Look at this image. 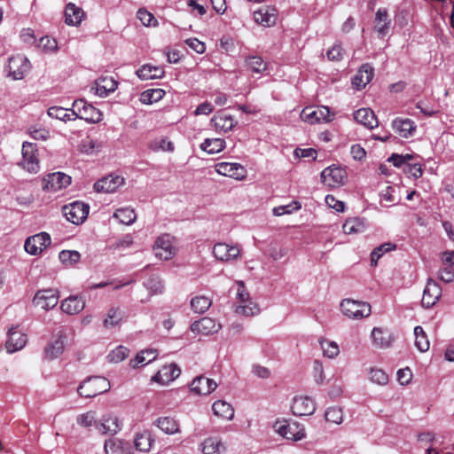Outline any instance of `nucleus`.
Instances as JSON below:
<instances>
[{
  "instance_id": "obj_1",
  "label": "nucleus",
  "mask_w": 454,
  "mask_h": 454,
  "mask_svg": "<svg viewBox=\"0 0 454 454\" xmlns=\"http://www.w3.org/2000/svg\"><path fill=\"white\" fill-rule=\"evenodd\" d=\"M110 387V382L105 377H90L79 386L78 393L82 397L92 398L108 391Z\"/></svg>"
},
{
  "instance_id": "obj_2",
  "label": "nucleus",
  "mask_w": 454,
  "mask_h": 454,
  "mask_svg": "<svg viewBox=\"0 0 454 454\" xmlns=\"http://www.w3.org/2000/svg\"><path fill=\"white\" fill-rule=\"evenodd\" d=\"M340 306L342 314L346 317L353 320H360L368 317L372 312L371 305L368 302L352 299L342 300Z\"/></svg>"
},
{
  "instance_id": "obj_3",
  "label": "nucleus",
  "mask_w": 454,
  "mask_h": 454,
  "mask_svg": "<svg viewBox=\"0 0 454 454\" xmlns=\"http://www.w3.org/2000/svg\"><path fill=\"white\" fill-rule=\"evenodd\" d=\"M75 114V120L82 119L89 123H98L103 119V114L91 104L83 99H77L73 102Z\"/></svg>"
},
{
  "instance_id": "obj_4",
  "label": "nucleus",
  "mask_w": 454,
  "mask_h": 454,
  "mask_svg": "<svg viewBox=\"0 0 454 454\" xmlns=\"http://www.w3.org/2000/svg\"><path fill=\"white\" fill-rule=\"evenodd\" d=\"M90 207L82 201H74L63 207L67 220L74 224L82 223L88 216Z\"/></svg>"
},
{
  "instance_id": "obj_5",
  "label": "nucleus",
  "mask_w": 454,
  "mask_h": 454,
  "mask_svg": "<svg viewBox=\"0 0 454 454\" xmlns=\"http://www.w3.org/2000/svg\"><path fill=\"white\" fill-rule=\"evenodd\" d=\"M333 114L327 106L305 107L301 113V119L309 124L321 121L329 122L333 120Z\"/></svg>"
},
{
  "instance_id": "obj_6",
  "label": "nucleus",
  "mask_w": 454,
  "mask_h": 454,
  "mask_svg": "<svg viewBox=\"0 0 454 454\" xmlns=\"http://www.w3.org/2000/svg\"><path fill=\"white\" fill-rule=\"evenodd\" d=\"M175 239L169 234L160 236L153 247L155 255L162 260L171 259L176 253Z\"/></svg>"
},
{
  "instance_id": "obj_7",
  "label": "nucleus",
  "mask_w": 454,
  "mask_h": 454,
  "mask_svg": "<svg viewBox=\"0 0 454 454\" xmlns=\"http://www.w3.org/2000/svg\"><path fill=\"white\" fill-rule=\"evenodd\" d=\"M346 179V170L340 167L330 166L321 172L323 184L330 188H337L343 185Z\"/></svg>"
},
{
  "instance_id": "obj_8",
  "label": "nucleus",
  "mask_w": 454,
  "mask_h": 454,
  "mask_svg": "<svg viewBox=\"0 0 454 454\" xmlns=\"http://www.w3.org/2000/svg\"><path fill=\"white\" fill-rule=\"evenodd\" d=\"M9 76L13 80H21L30 71L31 64L27 57L16 55L9 59Z\"/></svg>"
},
{
  "instance_id": "obj_9",
  "label": "nucleus",
  "mask_w": 454,
  "mask_h": 454,
  "mask_svg": "<svg viewBox=\"0 0 454 454\" xmlns=\"http://www.w3.org/2000/svg\"><path fill=\"white\" fill-rule=\"evenodd\" d=\"M51 243V236L47 232H40L28 237L24 244L27 253L32 255L41 254Z\"/></svg>"
},
{
  "instance_id": "obj_10",
  "label": "nucleus",
  "mask_w": 454,
  "mask_h": 454,
  "mask_svg": "<svg viewBox=\"0 0 454 454\" xmlns=\"http://www.w3.org/2000/svg\"><path fill=\"white\" fill-rule=\"evenodd\" d=\"M36 145L30 142H24L22 145V160L20 166L30 173L39 170V160L36 154Z\"/></svg>"
},
{
  "instance_id": "obj_11",
  "label": "nucleus",
  "mask_w": 454,
  "mask_h": 454,
  "mask_svg": "<svg viewBox=\"0 0 454 454\" xmlns=\"http://www.w3.org/2000/svg\"><path fill=\"white\" fill-rule=\"evenodd\" d=\"M59 293L57 289L39 290L35 294L33 303L44 310L53 309L59 302Z\"/></svg>"
},
{
  "instance_id": "obj_12",
  "label": "nucleus",
  "mask_w": 454,
  "mask_h": 454,
  "mask_svg": "<svg viewBox=\"0 0 454 454\" xmlns=\"http://www.w3.org/2000/svg\"><path fill=\"white\" fill-rule=\"evenodd\" d=\"M213 254L216 260L228 262L239 258L240 248L238 245L218 242L213 247Z\"/></svg>"
},
{
  "instance_id": "obj_13",
  "label": "nucleus",
  "mask_w": 454,
  "mask_h": 454,
  "mask_svg": "<svg viewBox=\"0 0 454 454\" xmlns=\"http://www.w3.org/2000/svg\"><path fill=\"white\" fill-rule=\"evenodd\" d=\"M71 177L62 172L48 174L43 180V189L46 192H57L68 186Z\"/></svg>"
},
{
  "instance_id": "obj_14",
  "label": "nucleus",
  "mask_w": 454,
  "mask_h": 454,
  "mask_svg": "<svg viewBox=\"0 0 454 454\" xmlns=\"http://www.w3.org/2000/svg\"><path fill=\"white\" fill-rule=\"evenodd\" d=\"M122 422L114 413L104 415L97 425V430L103 434L114 435L121 430Z\"/></svg>"
},
{
  "instance_id": "obj_15",
  "label": "nucleus",
  "mask_w": 454,
  "mask_h": 454,
  "mask_svg": "<svg viewBox=\"0 0 454 454\" xmlns=\"http://www.w3.org/2000/svg\"><path fill=\"white\" fill-rule=\"evenodd\" d=\"M278 15V10L274 6L264 5L254 12V20L257 24L270 27L276 24Z\"/></svg>"
},
{
  "instance_id": "obj_16",
  "label": "nucleus",
  "mask_w": 454,
  "mask_h": 454,
  "mask_svg": "<svg viewBox=\"0 0 454 454\" xmlns=\"http://www.w3.org/2000/svg\"><path fill=\"white\" fill-rule=\"evenodd\" d=\"M215 171L225 176H230L237 180H244L247 176L246 168L236 162H220L215 165Z\"/></svg>"
},
{
  "instance_id": "obj_17",
  "label": "nucleus",
  "mask_w": 454,
  "mask_h": 454,
  "mask_svg": "<svg viewBox=\"0 0 454 454\" xmlns=\"http://www.w3.org/2000/svg\"><path fill=\"white\" fill-rule=\"evenodd\" d=\"M442 295V288L437 282L429 278L423 292L422 306L429 309L433 307Z\"/></svg>"
},
{
  "instance_id": "obj_18",
  "label": "nucleus",
  "mask_w": 454,
  "mask_h": 454,
  "mask_svg": "<svg viewBox=\"0 0 454 454\" xmlns=\"http://www.w3.org/2000/svg\"><path fill=\"white\" fill-rule=\"evenodd\" d=\"M291 409L295 416H309L314 413L316 405L308 396H296L294 398Z\"/></svg>"
},
{
  "instance_id": "obj_19",
  "label": "nucleus",
  "mask_w": 454,
  "mask_h": 454,
  "mask_svg": "<svg viewBox=\"0 0 454 454\" xmlns=\"http://www.w3.org/2000/svg\"><path fill=\"white\" fill-rule=\"evenodd\" d=\"M124 184V178L120 176L109 175L94 184L97 192L111 193Z\"/></svg>"
},
{
  "instance_id": "obj_20",
  "label": "nucleus",
  "mask_w": 454,
  "mask_h": 454,
  "mask_svg": "<svg viewBox=\"0 0 454 454\" xmlns=\"http://www.w3.org/2000/svg\"><path fill=\"white\" fill-rule=\"evenodd\" d=\"M220 328L221 325L210 317H202L201 319L195 321L191 325V331L192 333L201 335L213 334L217 333Z\"/></svg>"
},
{
  "instance_id": "obj_21",
  "label": "nucleus",
  "mask_w": 454,
  "mask_h": 454,
  "mask_svg": "<svg viewBox=\"0 0 454 454\" xmlns=\"http://www.w3.org/2000/svg\"><path fill=\"white\" fill-rule=\"evenodd\" d=\"M27 340V335L16 327H12L8 332V340L5 348L8 353H13L24 348Z\"/></svg>"
},
{
  "instance_id": "obj_22",
  "label": "nucleus",
  "mask_w": 454,
  "mask_h": 454,
  "mask_svg": "<svg viewBox=\"0 0 454 454\" xmlns=\"http://www.w3.org/2000/svg\"><path fill=\"white\" fill-rule=\"evenodd\" d=\"M391 127L395 132H396L401 137L403 138L412 137L417 128L415 122L412 120L399 117L393 120Z\"/></svg>"
},
{
  "instance_id": "obj_23",
  "label": "nucleus",
  "mask_w": 454,
  "mask_h": 454,
  "mask_svg": "<svg viewBox=\"0 0 454 454\" xmlns=\"http://www.w3.org/2000/svg\"><path fill=\"white\" fill-rule=\"evenodd\" d=\"M180 369L175 364H170L162 366L160 370L153 377V380L161 385H168L180 375Z\"/></svg>"
},
{
  "instance_id": "obj_24",
  "label": "nucleus",
  "mask_w": 454,
  "mask_h": 454,
  "mask_svg": "<svg viewBox=\"0 0 454 454\" xmlns=\"http://www.w3.org/2000/svg\"><path fill=\"white\" fill-rule=\"evenodd\" d=\"M374 70L369 64H364L352 79V85L356 90L364 89L372 79Z\"/></svg>"
},
{
  "instance_id": "obj_25",
  "label": "nucleus",
  "mask_w": 454,
  "mask_h": 454,
  "mask_svg": "<svg viewBox=\"0 0 454 454\" xmlns=\"http://www.w3.org/2000/svg\"><path fill=\"white\" fill-rule=\"evenodd\" d=\"M85 307V300L80 295H72L61 301L60 309L67 315H75Z\"/></svg>"
},
{
  "instance_id": "obj_26",
  "label": "nucleus",
  "mask_w": 454,
  "mask_h": 454,
  "mask_svg": "<svg viewBox=\"0 0 454 454\" xmlns=\"http://www.w3.org/2000/svg\"><path fill=\"white\" fill-rule=\"evenodd\" d=\"M217 387L215 381L204 376L196 377L191 383V391L197 395H208Z\"/></svg>"
},
{
  "instance_id": "obj_27",
  "label": "nucleus",
  "mask_w": 454,
  "mask_h": 454,
  "mask_svg": "<svg viewBox=\"0 0 454 454\" xmlns=\"http://www.w3.org/2000/svg\"><path fill=\"white\" fill-rule=\"evenodd\" d=\"M125 318V312L120 307H111L106 311L103 319V326L106 329L119 327Z\"/></svg>"
},
{
  "instance_id": "obj_28",
  "label": "nucleus",
  "mask_w": 454,
  "mask_h": 454,
  "mask_svg": "<svg viewBox=\"0 0 454 454\" xmlns=\"http://www.w3.org/2000/svg\"><path fill=\"white\" fill-rule=\"evenodd\" d=\"M106 454H131L132 448L129 442L118 438H111L105 442Z\"/></svg>"
},
{
  "instance_id": "obj_29",
  "label": "nucleus",
  "mask_w": 454,
  "mask_h": 454,
  "mask_svg": "<svg viewBox=\"0 0 454 454\" xmlns=\"http://www.w3.org/2000/svg\"><path fill=\"white\" fill-rule=\"evenodd\" d=\"M371 335L373 345L380 348L390 347L394 340L391 332L386 328L381 327H374Z\"/></svg>"
},
{
  "instance_id": "obj_30",
  "label": "nucleus",
  "mask_w": 454,
  "mask_h": 454,
  "mask_svg": "<svg viewBox=\"0 0 454 454\" xmlns=\"http://www.w3.org/2000/svg\"><path fill=\"white\" fill-rule=\"evenodd\" d=\"M210 122L219 132H227L237 124V121L231 115L222 112L216 113L212 117Z\"/></svg>"
},
{
  "instance_id": "obj_31",
  "label": "nucleus",
  "mask_w": 454,
  "mask_h": 454,
  "mask_svg": "<svg viewBox=\"0 0 454 454\" xmlns=\"http://www.w3.org/2000/svg\"><path fill=\"white\" fill-rule=\"evenodd\" d=\"M66 339L67 336L60 333L55 340L49 343L44 348L45 358L51 360L59 356L64 351Z\"/></svg>"
},
{
  "instance_id": "obj_32",
  "label": "nucleus",
  "mask_w": 454,
  "mask_h": 454,
  "mask_svg": "<svg viewBox=\"0 0 454 454\" xmlns=\"http://www.w3.org/2000/svg\"><path fill=\"white\" fill-rule=\"evenodd\" d=\"M117 84L113 77L98 78L95 82V93L101 98L107 97L117 89Z\"/></svg>"
},
{
  "instance_id": "obj_33",
  "label": "nucleus",
  "mask_w": 454,
  "mask_h": 454,
  "mask_svg": "<svg viewBox=\"0 0 454 454\" xmlns=\"http://www.w3.org/2000/svg\"><path fill=\"white\" fill-rule=\"evenodd\" d=\"M354 119L368 129H373L378 126V120L373 111L369 108H361L356 111L354 113Z\"/></svg>"
},
{
  "instance_id": "obj_34",
  "label": "nucleus",
  "mask_w": 454,
  "mask_h": 454,
  "mask_svg": "<svg viewBox=\"0 0 454 454\" xmlns=\"http://www.w3.org/2000/svg\"><path fill=\"white\" fill-rule=\"evenodd\" d=\"M366 228V221L360 217L348 218L342 225L343 232L348 235L363 233L365 231Z\"/></svg>"
},
{
  "instance_id": "obj_35",
  "label": "nucleus",
  "mask_w": 454,
  "mask_h": 454,
  "mask_svg": "<svg viewBox=\"0 0 454 454\" xmlns=\"http://www.w3.org/2000/svg\"><path fill=\"white\" fill-rule=\"evenodd\" d=\"M390 20L388 13L386 9L380 8L375 14V27L374 29L377 31L380 36H385L389 29Z\"/></svg>"
},
{
  "instance_id": "obj_36",
  "label": "nucleus",
  "mask_w": 454,
  "mask_h": 454,
  "mask_svg": "<svg viewBox=\"0 0 454 454\" xmlns=\"http://www.w3.org/2000/svg\"><path fill=\"white\" fill-rule=\"evenodd\" d=\"M84 18V12L82 8L74 4H68L65 10L66 23L72 26L79 25Z\"/></svg>"
},
{
  "instance_id": "obj_37",
  "label": "nucleus",
  "mask_w": 454,
  "mask_h": 454,
  "mask_svg": "<svg viewBox=\"0 0 454 454\" xmlns=\"http://www.w3.org/2000/svg\"><path fill=\"white\" fill-rule=\"evenodd\" d=\"M136 74L141 80H152L161 78L164 70L160 67L145 64L137 70Z\"/></svg>"
},
{
  "instance_id": "obj_38",
  "label": "nucleus",
  "mask_w": 454,
  "mask_h": 454,
  "mask_svg": "<svg viewBox=\"0 0 454 454\" xmlns=\"http://www.w3.org/2000/svg\"><path fill=\"white\" fill-rule=\"evenodd\" d=\"M214 414L223 419L231 420L234 417V410L232 406L223 400L215 401L212 405Z\"/></svg>"
},
{
  "instance_id": "obj_39",
  "label": "nucleus",
  "mask_w": 454,
  "mask_h": 454,
  "mask_svg": "<svg viewBox=\"0 0 454 454\" xmlns=\"http://www.w3.org/2000/svg\"><path fill=\"white\" fill-rule=\"evenodd\" d=\"M157 356L158 353L155 349L143 350L134 359L130 360L129 364L133 368L143 366L154 361Z\"/></svg>"
},
{
  "instance_id": "obj_40",
  "label": "nucleus",
  "mask_w": 454,
  "mask_h": 454,
  "mask_svg": "<svg viewBox=\"0 0 454 454\" xmlns=\"http://www.w3.org/2000/svg\"><path fill=\"white\" fill-rule=\"evenodd\" d=\"M223 450L224 446L218 437H208L201 444L203 454H220Z\"/></svg>"
},
{
  "instance_id": "obj_41",
  "label": "nucleus",
  "mask_w": 454,
  "mask_h": 454,
  "mask_svg": "<svg viewBox=\"0 0 454 454\" xmlns=\"http://www.w3.org/2000/svg\"><path fill=\"white\" fill-rule=\"evenodd\" d=\"M153 442L154 439L153 438L152 434L148 431H144L137 434L134 444L137 450L146 452L150 450Z\"/></svg>"
},
{
  "instance_id": "obj_42",
  "label": "nucleus",
  "mask_w": 454,
  "mask_h": 454,
  "mask_svg": "<svg viewBox=\"0 0 454 454\" xmlns=\"http://www.w3.org/2000/svg\"><path fill=\"white\" fill-rule=\"evenodd\" d=\"M48 115L51 118L60 120L63 121H74L75 114L74 111V107L70 109V113L68 110L60 106H51L48 109Z\"/></svg>"
},
{
  "instance_id": "obj_43",
  "label": "nucleus",
  "mask_w": 454,
  "mask_h": 454,
  "mask_svg": "<svg viewBox=\"0 0 454 454\" xmlns=\"http://www.w3.org/2000/svg\"><path fill=\"white\" fill-rule=\"evenodd\" d=\"M155 425L164 433L174 434L179 432L177 422L170 417H161L156 419Z\"/></svg>"
},
{
  "instance_id": "obj_44",
  "label": "nucleus",
  "mask_w": 454,
  "mask_h": 454,
  "mask_svg": "<svg viewBox=\"0 0 454 454\" xmlns=\"http://www.w3.org/2000/svg\"><path fill=\"white\" fill-rule=\"evenodd\" d=\"M225 147V141L222 138H207L200 145V149L209 154L220 153Z\"/></svg>"
},
{
  "instance_id": "obj_45",
  "label": "nucleus",
  "mask_w": 454,
  "mask_h": 454,
  "mask_svg": "<svg viewBox=\"0 0 454 454\" xmlns=\"http://www.w3.org/2000/svg\"><path fill=\"white\" fill-rule=\"evenodd\" d=\"M114 216L119 220L121 223L129 225L132 224L137 219V214L134 209L130 207H123L117 209Z\"/></svg>"
},
{
  "instance_id": "obj_46",
  "label": "nucleus",
  "mask_w": 454,
  "mask_h": 454,
  "mask_svg": "<svg viewBox=\"0 0 454 454\" xmlns=\"http://www.w3.org/2000/svg\"><path fill=\"white\" fill-rule=\"evenodd\" d=\"M211 300L204 295L196 296L191 300V308L195 313L202 314L211 306Z\"/></svg>"
},
{
  "instance_id": "obj_47",
  "label": "nucleus",
  "mask_w": 454,
  "mask_h": 454,
  "mask_svg": "<svg viewBox=\"0 0 454 454\" xmlns=\"http://www.w3.org/2000/svg\"><path fill=\"white\" fill-rule=\"evenodd\" d=\"M165 95L161 89H152L145 90L140 96V101L145 105H151L160 100Z\"/></svg>"
},
{
  "instance_id": "obj_48",
  "label": "nucleus",
  "mask_w": 454,
  "mask_h": 454,
  "mask_svg": "<svg viewBox=\"0 0 454 454\" xmlns=\"http://www.w3.org/2000/svg\"><path fill=\"white\" fill-rule=\"evenodd\" d=\"M415 346L420 352H426L429 349V340L421 326L414 328Z\"/></svg>"
},
{
  "instance_id": "obj_49",
  "label": "nucleus",
  "mask_w": 454,
  "mask_h": 454,
  "mask_svg": "<svg viewBox=\"0 0 454 454\" xmlns=\"http://www.w3.org/2000/svg\"><path fill=\"white\" fill-rule=\"evenodd\" d=\"M246 66L255 74H262L267 65L264 60L259 56H250L246 59Z\"/></svg>"
},
{
  "instance_id": "obj_50",
  "label": "nucleus",
  "mask_w": 454,
  "mask_h": 454,
  "mask_svg": "<svg viewBox=\"0 0 454 454\" xmlns=\"http://www.w3.org/2000/svg\"><path fill=\"white\" fill-rule=\"evenodd\" d=\"M76 423L82 427H90L97 425V412L95 411H88L76 416Z\"/></svg>"
},
{
  "instance_id": "obj_51",
  "label": "nucleus",
  "mask_w": 454,
  "mask_h": 454,
  "mask_svg": "<svg viewBox=\"0 0 454 454\" xmlns=\"http://www.w3.org/2000/svg\"><path fill=\"white\" fill-rule=\"evenodd\" d=\"M325 418L327 422L340 425L343 421L342 409L339 406L329 407L325 412Z\"/></svg>"
},
{
  "instance_id": "obj_52",
  "label": "nucleus",
  "mask_w": 454,
  "mask_h": 454,
  "mask_svg": "<svg viewBox=\"0 0 454 454\" xmlns=\"http://www.w3.org/2000/svg\"><path fill=\"white\" fill-rule=\"evenodd\" d=\"M259 311V307L252 301H247L246 303H240L235 309V312L238 315H243L246 317L254 316L258 314Z\"/></svg>"
},
{
  "instance_id": "obj_53",
  "label": "nucleus",
  "mask_w": 454,
  "mask_h": 454,
  "mask_svg": "<svg viewBox=\"0 0 454 454\" xmlns=\"http://www.w3.org/2000/svg\"><path fill=\"white\" fill-rule=\"evenodd\" d=\"M395 245L391 243H384L376 247L371 254V264L376 266L380 258L387 252L394 250Z\"/></svg>"
},
{
  "instance_id": "obj_54",
  "label": "nucleus",
  "mask_w": 454,
  "mask_h": 454,
  "mask_svg": "<svg viewBox=\"0 0 454 454\" xmlns=\"http://www.w3.org/2000/svg\"><path fill=\"white\" fill-rule=\"evenodd\" d=\"M59 258L63 264L72 266L79 262L81 254L79 252L74 250H63L59 253Z\"/></svg>"
},
{
  "instance_id": "obj_55",
  "label": "nucleus",
  "mask_w": 454,
  "mask_h": 454,
  "mask_svg": "<svg viewBox=\"0 0 454 454\" xmlns=\"http://www.w3.org/2000/svg\"><path fill=\"white\" fill-rule=\"evenodd\" d=\"M321 348L323 350L324 356H327L328 358H334L336 357L339 353V346L334 341H329V340H322L320 341Z\"/></svg>"
},
{
  "instance_id": "obj_56",
  "label": "nucleus",
  "mask_w": 454,
  "mask_h": 454,
  "mask_svg": "<svg viewBox=\"0 0 454 454\" xmlns=\"http://www.w3.org/2000/svg\"><path fill=\"white\" fill-rule=\"evenodd\" d=\"M369 378L372 382L380 386H385L388 382V375L379 368H372Z\"/></svg>"
},
{
  "instance_id": "obj_57",
  "label": "nucleus",
  "mask_w": 454,
  "mask_h": 454,
  "mask_svg": "<svg viewBox=\"0 0 454 454\" xmlns=\"http://www.w3.org/2000/svg\"><path fill=\"white\" fill-rule=\"evenodd\" d=\"M129 356V349L123 346L114 348L109 355L108 359L112 363H120Z\"/></svg>"
},
{
  "instance_id": "obj_58",
  "label": "nucleus",
  "mask_w": 454,
  "mask_h": 454,
  "mask_svg": "<svg viewBox=\"0 0 454 454\" xmlns=\"http://www.w3.org/2000/svg\"><path fill=\"white\" fill-rule=\"evenodd\" d=\"M38 47L44 51L54 52L58 49V43L54 38L46 35L40 38Z\"/></svg>"
},
{
  "instance_id": "obj_59",
  "label": "nucleus",
  "mask_w": 454,
  "mask_h": 454,
  "mask_svg": "<svg viewBox=\"0 0 454 454\" xmlns=\"http://www.w3.org/2000/svg\"><path fill=\"white\" fill-rule=\"evenodd\" d=\"M146 288L152 294H161L164 289L162 281L158 277L150 278L145 283Z\"/></svg>"
},
{
  "instance_id": "obj_60",
  "label": "nucleus",
  "mask_w": 454,
  "mask_h": 454,
  "mask_svg": "<svg viewBox=\"0 0 454 454\" xmlns=\"http://www.w3.org/2000/svg\"><path fill=\"white\" fill-rule=\"evenodd\" d=\"M137 16L144 26L155 27L158 24L157 20L154 18V16L145 9H139L137 11Z\"/></svg>"
},
{
  "instance_id": "obj_61",
  "label": "nucleus",
  "mask_w": 454,
  "mask_h": 454,
  "mask_svg": "<svg viewBox=\"0 0 454 454\" xmlns=\"http://www.w3.org/2000/svg\"><path fill=\"white\" fill-rule=\"evenodd\" d=\"M101 148L100 144L93 139L87 138L82 142L81 151L87 154H92L98 152Z\"/></svg>"
},
{
  "instance_id": "obj_62",
  "label": "nucleus",
  "mask_w": 454,
  "mask_h": 454,
  "mask_svg": "<svg viewBox=\"0 0 454 454\" xmlns=\"http://www.w3.org/2000/svg\"><path fill=\"white\" fill-rule=\"evenodd\" d=\"M150 147L153 151H158L160 149L165 152L174 151V144L166 138H161L160 141L153 142Z\"/></svg>"
},
{
  "instance_id": "obj_63",
  "label": "nucleus",
  "mask_w": 454,
  "mask_h": 454,
  "mask_svg": "<svg viewBox=\"0 0 454 454\" xmlns=\"http://www.w3.org/2000/svg\"><path fill=\"white\" fill-rule=\"evenodd\" d=\"M345 54L344 50L340 44L335 43L330 50L327 51L326 55L329 60L338 61L343 59Z\"/></svg>"
},
{
  "instance_id": "obj_64",
  "label": "nucleus",
  "mask_w": 454,
  "mask_h": 454,
  "mask_svg": "<svg viewBox=\"0 0 454 454\" xmlns=\"http://www.w3.org/2000/svg\"><path fill=\"white\" fill-rule=\"evenodd\" d=\"M28 133L35 140L44 141L50 137V131L44 128L31 127Z\"/></svg>"
}]
</instances>
